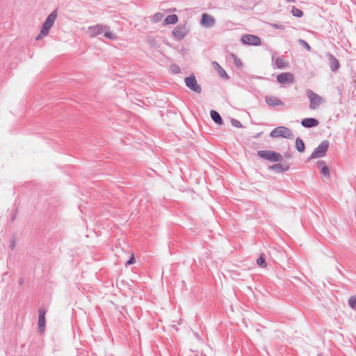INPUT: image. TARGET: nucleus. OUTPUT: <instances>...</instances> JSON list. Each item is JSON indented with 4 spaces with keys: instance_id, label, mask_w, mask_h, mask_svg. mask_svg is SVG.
I'll return each instance as SVG.
<instances>
[{
    "instance_id": "1",
    "label": "nucleus",
    "mask_w": 356,
    "mask_h": 356,
    "mask_svg": "<svg viewBox=\"0 0 356 356\" xmlns=\"http://www.w3.org/2000/svg\"><path fill=\"white\" fill-rule=\"evenodd\" d=\"M86 33L91 38L103 35L104 38L110 40H115L117 39V35L111 31V28L103 24L89 26Z\"/></svg>"
},
{
    "instance_id": "2",
    "label": "nucleus",
    "mask_w": 356,
    "mask_h": 356,
    "mask_svg": "<svg viewBox=\"0 0 356 356\" xmlns=\"http://www.w3.org/2000/svg\"><path fill=\"white\" fill-rule=\"evenodd\" d=\"M57 17L56 10L52 11L47 17L44 22L43 23L40 33L36 36V40H40L44 37L48 35L51 28L53 26L55 20Z\"/></svg>"
},
{
    "instance_id": "3",
    "label": "nucleus",
    "mask_w": 356,
    "mask_h": 356,
    "mask_svg": "<svg viewBox=\"0 0 356 356\" xmlns=\"http://www.w3.org/2000/svg\"><path fill=\"white\" fill-rule=\"evenodd\" d=\"M306 94L307 97L309 99V108L312 110H316L319 108V106L323 104L324 99L320 95L316 94L311 90H307L306 91Z\"/></svg>"
},
{
    "instance_id": "4",
    "label": "nucleus",
    "mask_w": 356,
    "mask_h": 356,
    "mask_svg": "<svg viewBox=\"0 0 356 356\" xmlns=\"http://www.w3.org/2000/svg\"><path fill=\"white\" fill-rule=\"evenodd\" d=\"M270 136L273 138L282 137L290 139L293 138V134L290 129L281 126L273 130L270 133Z\"/></svg>"
},
{
    "instance_id": "5",
    "label": "nucleus",
    "mask_w": 356,
    "mask_h": 356,
    "mask_svg": "<svg viewBox=\"0 0 356 356\" xmlns=\"http://www.w3.org/2000/svg\"><path fill=\"white\" fill-rule=\"evenodd\" d=\"M184 82L186 86L192 91L200 94L202 92L201 86L197 83L195 76L192 74L189 76L185 78Z\"/></svg>"
},
{
    "instance_id": "6",
    "label": "nucleus",
    "mask_w": 356,
    "mask_h": 356,
    "mask_svg": "<svg viewBox=\"0 0 356 356\" xmlns=\"http://www.w3.org/2000/svg\"><path fill=\"white\" fill-rule=\"evenodd\" d=\"M189 29L186 24H179L172 31L174 38L179 41L183 40L188 33Z\"/></svg>"
},
{
    "instance_id": "7",
    "label": "nucleus",
    "mask_w": 356,
    "mask_h": 356,
    "mask_svg": "<svg viewBox=\"0 0 356 356\" xmlns=\"http://www.w3.org/2000/svg\"><path fill=\"white\" fill-rule=\"evenodd\" d=\"M329 147V142L327 140L323 141L313 152L311 155L312 159H317L323 157Z\"/></svg>"
},
{
    "instance_id": "8",
    "label": "nucleus",
    "mask_w": 356,
    "mask_h": 356,
    "mask_svg": "<svg viewBox=\"0 0 356 356\" xmlns=\"http://www.w3.org/2000/svg\"><path fill=\"white\" fill-rule=\"evenodd\" d=\"M289 164L287 161L277 162L273 165H268V169L274 173H282L289 169Z\"/></svg>"
},
{
    "instance_id": "9",
    "label": "nucleus",
    "mask_w": 356,
    "mask_h": 356,
    "mask_svg": "<svg viewBox=\"0 0 356 356\" xmlns=\"http://www.w3.org/2000/svg\"><path fill=\"white\" fill-rule=\"evenodd\" d=\"M241 40L243 44L248 45L257 46L261 43L260 38L258 36L251 34L243 35Z\"/></svg>"
},
{
    "instance_id": "10",
    "label": "nucleus",
    "mask_w": 356,
    "mask_h": 356,
    "mask_svg": "<svg viewBox=\"0 0 356 356\" xmlns=\"http://www.w3.org/2000/svg\"><path fill=\"white\" fill-rule=\"evenodd\" d=\"M215 19L207 13H203L202 15L200 24L203 27L211 28L215 24Z\"/></svg>"
},
{
    "instance_id": "11",
    "label": "nucleus",
    "mask_w": 356,
    "mask_h": 356,
    "mask_svg": "<svg viewBox=\"0 0 356 356\" xmlns=\"http://www.w3.org/2000/svg\"><path fill=\"white\" fill-rule=\"evenodd\" d=\"M45 314L46 310L44 308H40L39 309V316H38V330L42 333L45 328Z\"/></svg>"
},
{
    "instance_id": "12",
    "label": "nucleus",
    "mask_w": 356,
    "mask_h": 356,
    "mask_svg": "<svg viewBox=\"0 0 356 356\" xmlns=\"http://www.w3.org/2000/svg\"><path fill=\"white\" fill-rule=\"evenodd\" d=\"M277 80L280 83H292L294 81V76L291 73L284 72L277 76Z\"/></svg>"
},
{
    "instance_id": "13",
    "label": "nucleus",
    "mask_w": 356,
    "mask_h": 356,
    "mask_svg": "<svg viewBox=\"0 0 356 356\" xmlns=\"http://www.w3.org/2000/svg\"><path fill=\"white\" fill-rule=\"evenodd\" d=\"M268 161L277 163L286 161V160L280 154L273 151H268Z\"/></svg>"
},
{
    "instance_id": "14",
    "label": "nucleus",
    "mask_w": 356,
    "mask_h": 356,
    "mask_svg": "<svg viewBox=\"0 0 356 356\" xmlns=\"http://www.w3.org/2000/svg\"><path fill=\"white\" fill-rule=\"evenodd\" d=\"M301 124L306 128H311L317 127L319 124V122L314 118H305L302 120Z\"/></svg>"
},
{
    "instance_id": "15",
    "label": "nucleus",
    "mask_w": 356,
    "mask_h": 356,
    "mask_svg": "<svg viewBox=\"0 0 356 356\" xmlns=\"http://www.w3.org/2000/svg\"><path fill=\"white\" fill-rule=\"evenodd\" d=\"M274 65L276 66L277 68H284L288 66V62L284 60L282 57H277L274 60Z\"/></svg>"
},
{
    "instance_id": "16",
    "label": "nucleus",
    "mask_w": 356,
    "mask_h": 356,
    "mask_svg": "<svg viewBox=\"0 0 356 356\" xmlns=\"http://www.w3.org/2000/svg\"><path fill=\"white\" fill-rule=\"evenodd\" d=\"M329 63L332 71H336L339 67L338 60L332 55H329Z\"/></svg>"
},
{
    "instance_id": "17",
    "label": "nucleus",
    "mask_w": 356,
    "mask_h": 356,
    "mask_svg": "<svg viewBox=\"0 0 356 356\" xmlns=\"http://www.w3.org/2000/svg\"><path fill=\"white\" fill-rule=\"evenodd\" d=\"M178 22V17L175 14L168 15L163 22L165 25L175 24Z\"/></svg>"
},
{
    "instance_id": "18",
    "label": "nucleus",
    "mask_w": 356,
    "mask_h": 356,
    "mask_svg": "<svg viewBox=\"0 0 356 356\" xmlns=\"http://www.w3.org/2000/svg\"><path fill=\"white\" fill-rule=\"evenodd\" d=\"M210 115H211V119L218 124H222L223 123V121H222V119L221 118V116L220 115V114L214 111V110H211V112H210Z\"/></svg>"
},
{
    "instance_id": "19",
    "label": "nucleus",
    "mask_w": 356,
    "mask_h": 356,
    "mask_svg": "<svg viewBox=\"0 0 356 356\" xmlns=\"http://www.w3.org/2000/svg\"><path fill=\"white\" fill-rule=\"evenodd\" d=\"M213 65L215 67V68L217 70L219 75L221 77H225L226 79H229V76L227 75V74L226 73L225 70L222 67H221L220 65L217 62H213Z\"/></svg>"
},
{
    "instance_id": "20",
    "label": "nucleus",
    "mask_w": 356,
    "mask_h": 356,
    "mask_svg": "<svg viewBox=\"0 0 356 356\" xmlns=\"http://www.w3.org/2000/svg\"><path fill=\"white\" fill-rule=\"evenodd\" d=\"M318 166L321 168V173L326 177H329L330 172L328 168L325 165L324 161H321L318 163Z\"/></svg>"
},
{
    "instance_id": "21",
    "label": "nucleus",
    "mask_w": 356,
    "mask_h": 356,
    "mask_svg": "<svg viewBox=\"0 0 356 356\" xmlns=\"http://www.w3.org/2000/svg\"><path fill=\"white\" fill-rule=\"evenodd\" d=\"M282 104L283 103L282 102V101L277 97H271L268 98V105L270 106H278Z\"/></svg>"
},
{
    "instance_id": "22",
    "label": "nucleus",
    "mask_w": 356,
    "mask_h": 356,
    "mask_svg": "<svg viewBox=\"0 0 356 356\" xmlns=\"http://www.w3.org/2000/svg\"><path fill=\"white\" fill-rule=\"evenodd\" d=\"M296 147L297 150L300 152H302L305 150V144L303 141L299 138L296 139Z\"/></svg>"
},
{
    "instance_id": "23",
    "label": "nucleus",
    "mask_w": 356,
    "mask_h": 356,
    "mask_svg": "<svg viewBox=\"0 0 356 356\" xmlns=\"http://www.w3.org/2000/svg\"><path fill=\"white\" fill-rule=\"evenodd\" d=\"M163 17V15L161 13H155L152 17V22L154 23L159 22Z\"/></svg>"
},
{
    "instance_id": "24",
    "label": "nucleus",
    "mask_w": 356,
    "mask_h": 356,
    "mask_svg": "<svg viewBox=\"0 0 356 356\" xmlns=\"http://www.w3.org/2000/svg\"><path fill=\"white\" fill-rule=\"evenodd\" d=\"M232 58H233L234 64L236 67L240 68L243 66L241 60L235 54H232Z\"/></svg>"
},
{
    "instance_id": "25",
    "label": "nucleus",
    "mask_w": 356,
    "mask_h": 356,
    "mask_svg": "<svg viewBox=\"0 0 356 356\" xmlns=\"http://www.w3.org/2000/svg\"><path fill=\"white\" fill-rule=\"evenodd\" d=\"M291 13L293 16L297 17H301L303 16V12L297 8L293 7L292 8Z\"/></svg>"
},
{
    "instance_id": "26",
    "label": "nucleus",
    "mask_w": 356,
    "mask_h": 356,
    "mask_svg": "<svg viewBox=\"0 0 356 356\" xmlns=\"http://www.w3.org/2000/svg\"><path fill=\"white\" fill-rule=\"evenodd\" d=\"M170 70L173 74H179L181 72L180 67L176 64H172L170 65Z\"/></svg>"
},
{
    "instance_id": "27",
    "label": "nucleus",
    "mask_w": 356,
    "mask_h": 356,
    "mask_svg": "<svg viewBox=\"0 0 356 356\" xmlns=\"http://www.w3.org/2000/svg\"><path fill=\"white\" fill-rule=\"evenodd\" d=\"M257 263L259 266H266V260L264 255H261L259 259L257 260Z\"/></svg>"
},
{
    "instance_id": "28",
    "label": "nucleus",
    "mask_w": 356,
    "mask_h": 356,
    "mask_svg": "<svg viewBox=\"0 0 356 356\" xmlns=\"http://www.w3.org/2000/svg\"><path fill=\"white\" fill-rule=\"evenodd\" d=\"M349 304L352 308L356 309V296H352L349 299Z\"/></svg>"
},
{
    "instance_id": "29",
    "label": "nucleus",
    "mask_w": 356,
    "mask_h": 356,
    "mask_svg": "<svg viewBox=\"0 0 356 356\" xmlns=\"http://www.w3.org/2000/svg\"><path fill=\"white\" fill-rule=\"evenodd\" d=\"M299 43L302 44L307 51H311V47L306 41L303 40H299Z\"/></svg>"
},
{
    "instance_id": "30",
    "label": "nucleus",
    "mask_w": 356,
    "mask_h": 356,
    "mask_svg": "<svg viewBox=\"0 0 356 356\" xmlns=\"http://www.w3.org/2000/svg\"><path fill=\"white\" fill-rule=\"evenodd\" d=\"M231 122L232 124L235 127L240 128L242 127V124L241 123V122L236 119H232Z\"/></svg>"
},
{
    "instance_id": "31",
    "label": "nucleus",
    "mask_w": 356,
    "mask_h": 356,
    "mask_svg": "<svg viewBox=\"0 0 356 356\" xmlns=\"http://www.w3.org/2000/svg\"><path fill=\"white\" fill-rule=\"evenodd\" d=\"M258 155L264 159H267V150L259 151Z\"/></svg>"
},
{
    "instance_id": "32",
    "label": "nucleus",
    "mask_w": 356,
    "mask_h": 356,
    "mask_svg": "<svg viewBox=\"0 0 356 356\" xmlns=\"http://www.w3.org/2000/svg\"><path fill=\"white\" fill-rule=\"evenodd\" d=\"M134 262V258L132 257L127 262V265H130Z\"/></svg>"
},
{
    "instance_id": "33",
    "label": "nucleus",
    "mask_w": 356,
    "mask_h": 356,
    "mask_svg": "<svg viewBox=\"0 0 356 356\" xmlns=\"http://www.w3.org/2000/svg\"><path fill=\"white\" fill-rule=\"evenodd\" d=\"M287 1L295 2L296 0H286Z\"/></svg>"
},
{
    "instance_id": "34",
    "label": "nucleus",
    "mask_w": 356,
    "mask_h": 356,
    "mask_svg": "<svg viewBox=\"0 0 356 356\" xmlns=\"http://www.w3.org/2000/svg\"><path fill=\"white\" fill-rule=\"evenodd\" d=\"M265 101L267 102V96L265 97Z\"/></svg>"
},
{
    "instance_id": "35",
    "label": "nucleus",
    "mask_w": 356,
    "mask_h": 356,
    "mask_svg": "<svg viewBox=\"0 0 356 356\" xmlns=\"http://www.w3.org/2000/svg\"><path fill=\"white\" fill-rule=\"evenodd\" d=\"M278 28L283 29L284 28L282 26H280Z\"/></svg>"
}]
</instances>
